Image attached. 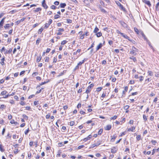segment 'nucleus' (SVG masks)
<instances>
[{
  "mask_svg": "<svg viewBox=\"0 0 159 159\" xmlns=\"http://www.w3.org/2000/svg\"><path fill=\"white\" fill-rule=\"evenodd\" d=\"M94 85L93 84H90L87 88V89L85 93L88 94L91 91V89L92 88Z\"/></svg>",
  "mask_w": 159,
  "mask_h": 159,
  "instance_id": "obj_1",
  "label": "nucleus"
},
{
  "mask_svg": "<svg viewBox=\"0 0 159 159\" xmlns=\"http://www.w3.org/2000/svg\"><path fill=\"white\" fill-rule=\"evenodd\" d=\"M42 6L43 7V8L45 9H47L48 7V6L46 5V3H45V0H43V1L42 2Z\"/></svg>",
  "mask_w": 159,
  "mask_h": 159,
  "instance_id": "obj_2",
  "label": "nucleus"
},
{
  "mask_svg": "<svg viewBox=\"0 0 159 159\" xmlns=\"http://www.w3.org/2000/svg\"><path fill=\"white\" fill-rule=\"evenodd\" d=\"M5 18V17H3L0 22V28H1L2 27V26L4 22V20Z\"/></svg>",
  "mask_w": 159,
  "mask_h": 159,
  "instance_id": "obj_3",
  "label": "nucleus"
},
{
  "mask_svg": "<svg viewBox=\"0 0 159 159\" xmlns=\"http://www.w3.org/2000/svg\"><path fill=\"white\" fill-rule=\"evenodd\" d=\"M116 4L117 5L119 6L121 8V9L122 10H124L125 8L118 1L116 2Z\"/></svg>",
  "mask_w": 159,
  "mask_h": 159,
  "instance_id": "obj_4",
  "label": "nucleus"
},
{
  "mask_svg": "<svg viewBox=\"0 0 159 159\" xmlns=\"http://www.w3.org/2000/svg\"><path fill=\"white\" fill-rule=\"evenodd\" d=\"M143 2L146 4L148 5L149 7H150L151 6L150 2L149 1L143 0Z\"/></svg>",
  "mask_w": 159,
  "mask_h": 159,
  "instance_id": "obj_5",
  "label": "nucleus"
},
{
  "mask_svg": "<svg viewBox=\"0 0 159 159\" xmlns=\"http://www.w3.org/2000/svg\"><path fill=\"white\" fill-rule=\"evenodd\" d=\"M66 6V4L65 3H61L60 6L58 7V8H59V7L61 8H64Z\"/></svg>",
  "mask_w": 159,
  "mask_h": 159,
  "instance_id": "obj_6",
  "label": "nucleus"
},
{
  "mask_svg": "<svg viewBox=\"0 0 159 159\" xmlns=\"http://www.w3.org/2000/svg\"><path fill=\"white\" fill-rule=\"evenodd\" d=\"M111 125H107L105 127V129L106 130H109L111 129Z\"/></svg>",
  "mask_w": 159,
  "mask_h": 159,
  "instance_id": "obj_7",
  "label": "nucleus"
},
{
  "mask_svg": "<svg viewBox=\"0 0 159 159\" xmlns=\"http://www.w3.org/2000/svg\"><path fill=\"white\" fill-rule=\"evenodd\" d=\"M117 150L116 147H114L113 148L111 149V152L113 153H115L116 152Z\"/></svg>",
  "mask_w": 159,
  "mask_h": 159,
  "instance_id": "obj_8",
  "label": "nucleus"
},
{
  "mask_svg": "<svg viewBox=\"0 0 159 159\" xmlns=\"http://www.w3.org/2000/svg\"><path fill=\"white\" fill-rule=\"evenodd\" d=\"M91 138V135H89L87 137L84 139L83 141L84 142L86 141L87 140L90 139Z\"/></svg>",
  "mask_w": 159,
  "mask_h": 159,
  "instance_id": "obj_9",
  "label": "nucleus"
},
{
  "mask_svg": "<svg viewBox=\"0 0 159 159\" xmlns=\"http://www.w3.org/2000/svg\"><path fill=\"white\" fill-rule=\"evenodd\" d=\"M120 22L121 25H122L124 27L127 28V25L125 22L122 21H121Z\"/></svg>",
  "mask_w": 159,
  "mask_h": 159,
  "instance_id": "obj_10",
  "label": "nucleus"
},
{
  "mask_svg": "<svg viewBox=\"0 0 159 159\" xmlns=\"http://www.w3.org/2000/svg\"><path fill=\"white\" fill-rule=\"evenodd\" d=\"M136 52H137V51L134 50H133L132 51H131L130 52V53L134 55H136L137 54V53Z\"/></svg>",
  "mask_w": 159,
  "mask_h": 159,
  "instance_id": "obj_11",
  "label": "nucleus"
},
{
  "mask_svg": "<svg viewBox=\"0 0 159 159\" xmlns=\"http://www.w3.org/2000/svg\"><path fill=\"white\" fill-rule=\"evenodd\" d=\"M128 90V87L127 86H125V87L124 90H123L122 92V96H123V94H125V92L127 91Z\"/></svg>",
  "mask_w": 159,
  "mask_h": 159,
  "instance_id": "obj_12",
  "label": "nucleus"
},
{
  "mask_svg": "<svg viewBox=\"0 0 159 159\" xmlns=\"http://www.w3.org/2000/svg\"><path fill=\"white\" fill-rule=\"evenodd\" d=\"M102 43H100L96 47V51L98 50L99 49H100V48H102Z\"/></svg>",
  "mask_w": 159,
  "mask_h": 159,
  "instance_id": "obj_13",
  "label": "nucleus"
},
{
  "mask_svg": "<svg viewBox=\"0 0 159 159\" xmlns=\"http://www.w3.org/2000/svg\"><path fill=\"white\" fill-rule=\"evenodd\" d=\"M99 8L101 12L104 13H106L107 12L104 9L102 8L101 6L99 7Z\"/></svg>",
  "mask_w": 159,
  "mask_h": 159,
  "instance_id": "obj_14",
  "label": "nucleus"
},
{
  "mask_svg": "<svg viewBox=\"0 0 159 159\" xmlns=\"http://www.w3.org/2000/svg\"><path fill=\"white\" fill-rule=\"evenodd\" d=\"M141 34L142 37L143 38L144 40H146L147 41H148V40L147 39V37L143 32H142Z\"/></svg>",
  "mask_w": 159,
  "mask_h": 159,
  "instance_id": "obj_15",
  "label": "nucleus"
},
{
  "mask_svg": "<svg viewBox=\"0 0 159 159\" xmlns=\"http://www.w3.org/2000/svg\"><path fill=\"white\" fill-rule=\"evenodd\" d=\"M5 57H3L2 59H1V61L0 62V64L2 65H3L4 64V61H5Z\"/></svg>",
  "mask_w": 159,
  "mask_h": 159,
  "instance_id": "obj_16",
  "label": "nucleus"
},
{
  "mask_svg": "<svg viewBox=\"0 0 159 159\" xmlns=\"http://www.w3.org/2000/svg\"><path fill=\"white\" fill-rule=\"evenodd\" d=\"M10 27V25L8 24H6L4 26V28L5 29H9Z\"/></svg>",
  "mask_w": 159,
  "mask_h": 159,
  "instance_id": "obj_17",
  "label": "nucleus"
},
{
  "mask_svg": "<svg viewBox=\"0 0 159 159\" xmlns=\"http://www.w3.org/2000/svg\"><path fill=\"white\" fill-rule=\"evenodd\" d=\"M129 58L130 59L132 60L134 62H135L137 61V60L136 57H134L133 56L129 57Z\"/></svg>",
  "mask_w": 159,
  "mask_h": 159,
  "instance_id": "obj_18",
  "label": "nucleus"
},
{
  "mask_svg": "<svg viewBox=\"0 0 159 159\" xmlns=\"http://www.w3.org/2000/svg\"><path fill=\"white\" fill-rule=\"evenodd\" d=\"M122 36H123V37H124L125 38V39H128V40H129V41H130V40L129 39V37L128 36L124 34L123 33V35H122Z\"/></svg>",
  "mask_w": 159,
  "mask_h": 159,
  "instance_id": "obj_19",
  "label": "nucleus"
},
{
  "mask_svg": "<svg viewBox=\"0 0 159 159\" xmlns=\"http://www.w3.org/2000/svg\"><path fill=\"white\" fill-rule=\"evenodd\" d=\"M99 30V29L97 28V27L96 26L95 27L93 33H97L98 31Z\"/></svg>",
  "mask_w": 159,
  "mask_h": 159,
  "instance_id": "obj_20",
  "label": "nucleus"
},
{
  "mask_svg": "<svg viewBox=\"0 0 159 159\" xmlns=\"http://www.w3.org/2000/svg\"><path fill=\"white\" fill-rule=\"evenodd\" d=\"M96 35L98 37H99L102 35V34L101 32L96 33Z\"/></svg>",
  "mask_w": 159,
  "mask_h": 159,
  "instance_id": "obj_21",
  "label": "nucleus"
},
{
  "mask_svg": "<svg viewBox=\"0 0 159 159\" xmlns=\"http://www.w3.org/2000/svg\"><path fill=\"white\" fill-rule=\"evenodd\" d=\"M10 123L11 124H14L15 125H16L18 124V123L16 122H15L14 120H12L11 121Z\"/></svg>",
  "mask_w": 159,
  "mask_h": 159,
  "instance_id": "obj_22",
  "label": "nucleus"
},
{
  "mask_svg": "<svg viewBox=\"0 0 159 159\" xmlns=\"http://www.w3.org/2000/svg\"><path fill=\"white\" fill-rule=\"evenodd\" d=\"M0 150L2 152H3L4 149H3V146L1 144H0Z\"/></svg>",
  "mask_w": 159,
  "mask_h": 159,
  "instance_id": "obj_23",
  "label": "nucleus"
},
{
  "mask_svg": "<svg viewBox=\"0 0 159 159\" xmlns=\"http://www.w3.org/2000/svg\"><path fill=\"white\" fill-rule=\"evenodd\" d=\"M81 49H78L76 51L74 52L73 53V55H75L77 54V53L78 52H80L81 51Z\"/></svg>",
  "mask_w": 159,
  "mask_h": 159,
  "instance_id": "obj_24",
  "label": "nucleus"
},
{
  "mask_svg": "<svg viewBox=\"0 0 159 159\" xmlns=\"http://www.w3.org/2000/svg\"><path fill=\"white\" fill-rule=\"evenodd\" d=\"M148 73L149 75L150 76H152L153 75V73L151 71H150V70L148 71Z\"/></svg>",
  "mask_w": 159,
  "mask_h": 159,
  "instance_id": "obj_25",
  "label": "nucleus"
},
{
  "mask_svg": "<svg viewBox=\"0 0 159 159\" xmlns=\"http://www.w3.org/2000/svg\"><path fill=\"white\" fill-rule=\"evenodd\" d=\"M42 58V57L41 56L37 57V62H39L41 60Z\"/></svg>",
  "mask_w": 159,
  "mask_h": 159,
  "instance_id": "obj_26",
  "label": "nucleus"
},
{
  "mask_svg": "<svg viewBox=\"0 0 159 159\" xmlns=\"http://www.w3.org/2000/svg\"><path fill=\"white\" fill-rule=\"evenodd\" d=\"M116 137L115 135H113L112 137V138L111 140V142H113L115 141V139H116Z\"/></svg>",
  "mask_w": 159,
  "mask_h": 159,
  "instance_id": "obj_27",
  "label": "nucleus"
},
{
  "mask_svg": "<svg viewBox=\"0 0 159 159\" xmlns=\"http://www.w3.org/2000/svg\"><path fill=\"white\" fill-rule=\"evenodd\" d=\"M159 6V2H158L155 6V7H156V9L157 11L158 10H159V8H158V7Z\"/></svg>",
  "mask_w": 159,
  "mask_h": 159,
  "instance_id": "obj_28",
  "label": "nucleus"
},
{
  "mask_svg": "<svg viewBox=\"0 0 159 159\" xmlns=\"http://www.w3.org/2000/svg\"><path fill=\"white\" fill-rule=\"evenodd\" d=\"M103 132V129H100L98 131V134L100 135Z\"/></svg>",
  "mask_w": 159,
  "mask_h": 159,
  "instance_id": "obj_29",
  "label": "nucleus"
},
{
  "mask_svg": "<svg viewBox=\"0 0 159 159\" xmlns=\"http://www.w3.org/2000/svg\"><path fill=\"white\" fill-rule=\"evenodd\" d=\"M7 93V92L6 90L2 91L1 93V95H3L6 94Z\"/></svg>",
  "mask_w": 159,
  "mask_h": 159,
  "instance_id": "obj_30",
  "label": "nucleus"
},
{
  "mask_svg": "<svg viewBox=\"0 0 159 159\" xmlns=\"http://www.w3.org/2000/svg\"><path fill=\"white\" fill-rule=\"evenodd\" d=\"M41 39L39 38H38V39L36 41V44L37 45H38Z\"/></svg>",
  "mask_w": 159,
  "mask_h": 159,
  "instance_id": "obj_31",
  "label": "nucleus"
},
{
  "mask_svg": "<svg viewBox=\"0 0 159 159\" xmlns=\"http://www.w3.org/2000/svg\"><path fill=\"white\" fill-rule=\"evenodd\" d=\"M75 124V123L74 121H71L69 123V125L71 126L74 125Z\"/></svg>",
  "mask_w": 159,
  "mask_h": 159,
  "instance_id": "obj_32",
  "label": "nucleus"
},
{
  "mask_svg": "<svg viewBox=\"0 0 159 159\" xmlns=\"http://www.w3.org/2000/svg\"><path fill=\"white\" fill-rule=\"evenodd\" d=\"M50 8L52 9L55 10L57 8V7L55 6H54V5H52L50 7Z\"/></svg>",
  "mask_w": 159,
  "mask_h": 159,
  "instance_id": "obj_33",
  "label": "nucleus"
},
{
  "mask_svg": "<svg viewBox=\"0 0 159 159\" xmlns=\"http://www.w3.org/2000/svg\"><path fill=\"white\" fill-rule=\"evenodd\" d=\"M94 45V42L92 44L91 46L88 49V50H89L91 48H93Z\"/></svg>",
  "mask_w": 159,
  "mask_h": 159,
  "instance_id": "obj_34",
  "label": "nucleus"
},
{
  "mask_svg": "<svg viewBox=\"0 0 159 159\" xmlns=\"http://www.w3.org/2000/svg\"><path fill=\"white\" fill-rule=\"evenodd\" d=\"M67 42V41H66V40H63L61 42V45H65V44H66Z\"/></svg>",
  "mask_w": 159,
  "mask_h": 159,
  "instance_id": "obj_35",
  "label": "nucleus"
},
{
  "mask_svg": "<svg viewBox=\"0 0 159 159\" xmlns=\"http://www.w3.org/2000/svg\"><path fill=\"white\" fill-rule=\"evenodd\" d=\"M41 8L40 7H38L37 8L36 10H35V12H38L39 11H41Z\"/></svg>",
  "mask_w": 159,
  "mask_h": 159,
  "instance_id": "obj_36",
  "label": "nucleus"
},
{
  "mask_svg": "<svg viewBox=\"0 0 159 159\" xmlns=\"http://www.w3.org/2000/svg\"><path fill=\"white\" fill-rule=\"evenodd\" d=\"M117 117V116L116 115L114 116L113 117H111L110 118L111 120H114L116 119Z\"/></svg>",
  "mask_w": 159,
  "mask_h": 159,
  "instance_id": "obj_37",
  "label": "nucleus"
},
{
  "mask_svg": "<svg viewBox=\"0 0 159 159\" xmlns=\"http://www.w3.org/2000/svg\"><path fill=\"white\" fill-rule=\"evenodd\" d=\"M5 107H6V106H5L3 104H2V105H0V108L2 109V110L3 109H4Z\"/></svg>",
  "mask_w": 159,
  "mask_h": 159,
  "instance_id": "obj_38",
  "label": "nucleus"
},
{
  "mask_svg": "<svg viewBox=\"0 0 159 159\" xmlns=\"http://www.w3.org/2000/svg\"><path fill=\"white\" fill-rule=\"evenodd\" d=\"M49 26V25H48V24L47 23H46L45 24V26L44 27V29H47L48 27Z\"/></svg>",
  "mask_w": 159,
  "mask_h": 159,
  "instance_id": "obj_39",
  "label": "nucleus"
},
{
  "mask_svg": "<svg viewBox=\"0 0 159 159\" xmlns=\"http://www.w3.org/2000/svg\"><path fill=\"white\" fill-rule=\"evenodd\" d=\"M22 116L23 118H24L25 119L27 120L28 119V117L25 115H23Z\"/></svg>",
  "mask_w": 159,
  "mask_h": 159,
  "instance_id": "obj_40",
  "label": "nucleus"
},
{
  "mask_svg": "<svg viewBox=\"0 0 159 159\" xmlns=\"http://www.w3.org/2000/svg\"><path fill=\"white\" fill-rule=\"evenodd\" d=\"M134 30L137 33V34H139V30H138V29H137L136 27H134Z\"/></svg>",
  "mask_w": 159,
  "mask_h": 159,
  "instance_id": "obj_41",
  "label": "nucleus"
},
{
  "mask_svg": "<svg viewBox=\"0 0 159 159\" xmlns=\"http://www.w3.org/2000/svg\"><path fill=\"white\" fill-rule=\"evenodd\" d=\"M129 106L128 105H126L124 107V109L125 110H128L129 108Z\"/></svg>",
  "mask_w": 159,
  "mask_h": 159,
  "instance_id": "obj_42",
  "label": "nucleus"
},
{
  "mask_svg": "<svg viewBox=\"0 0 159 159\" xmlns=\"http://www.w3.org/2000/svg\"><path fill=\"white\" fill-rule=\"evenodd\" d=\"M141 138V135H139L138 136H137L136 137V139L137 140L139 141L140 139Z\"/></svg>",
  "mask_w": 159,
  "mask_h": 159,
  "instance_id": "obj_43",
  "label": "nucleus"
},
{
  "mask_svg": "<svg viewBox=\"0 0 159 159\" xmlns=\"http://www.w3.org/2000/svg\"><path fill=\"white\" fill-rule=\"evenodd\" d=\"M139 78L140 81L141 82L143 80L144 77L143 76H141L140 77H139Z\"/></svg>",
  "mask_w": 159,
  "mask_h": 159,
  "instance_id": "obj_44",
  "label": "nucleus"
},
{
  "mask_svg": "<svg viewBox=\"0 0 159 159\" xmlns=\"http://www.w3.org/2000/svg\"><path fill=\"white\" fill-rule=\"evenodd\" d=\"M151 142L153 144L155 145V144L157 143V142L155 140H152L151 141Z\"/></svg>",
  "mask_w": 159,
  "mask_h": 159,
  "instance_id": "obj_45",
  "label": "nucleus"
},
{
  "mask_svg": "<svg viewBox=\"0 0 159 159\" xmlns=\"http://www.w3.org/2000/svg\"><path fill=\"white\" fill-rule=\"evenodd\" d=\"M59 4V2L58 1H55L54 2V4L55 5H58Z\"/></svg>",
  "mask_w": 159,
  "mask_h": 159,
  "instance_id": "obj_46",
  "label": "nucleus"
},
{
  "mask_svg": "<svg viewBox=\"0 0 159 159\" xmlns=\"http://www.w3.org/2000/svg\"><path fill=\"white\" fill-rule=\"evenodd\" d=\"M66 20H67V22L68 23L70 24V23H71L72 22V21L71 20L67 19Z\"/></svg>",
  "mask_w": 159,
  "mask_h": 159,
  "instance_id": "obj_47",
  "label": "nucleus"
},
{
  "mask_svg": "<svg viewBox=\"0 0 159 159\" xmlns=\"http://www.w3.org/2000/svg\"><path fill=\"white\" fill-rule=\"evenodd\" d=\"M84 145H80L78 147V149H80L83 148H84Z\"/></svg>",
  "mask_w": 159,
  "mask_h": 159,
  "instance_id": "obj_48",
  "label": "nucleus"
},
{
  "mask_svg": "<svg viewBox=\"0 0 159 159\" xmlns=\"http://www.w3.org/2000/svg\"><path fill=\"white\" fill-rule=\"evenodd\" d=\"M116 33H117V34H120L121 36H122V35H123V33H121L120 32L119 30H116Z\"/></svg>",
  "mask_w": 159,
  "mask_h": 159,
  "instance_id": "obj_49",
  "label": "nucleus"
},
{
  "mask_svg": "<svg viewBox=\"0 0 159 159\" xmlns=\"http://www.w3.org/2000/svg\"><path fill=\"white\" fill-rule=\"evenodd\" d=\"M60 17V16L58 14H56L54 16V19H57L59 18Z\"/></svg>",
  "mask_w": 159,
  "mask_h": 159,
  "instance_id": "obj_50",
  "label": "nucleus"
},
{
  "mask_svg": "<svg viewBox=\"0 0 159 159\" xmlns=\"http://www.w3.org/2000/svg\"><path fill=\"white\" fill-rule=\"evenodd\" d=\"M102 89V87H98L96 91L98 92H99Z\"/></svg>",
  "mask_w": 159,
  "mask_h": 159,
  "instance_id": "obj_51",
  "label": "nucleus"
},
{
  "mask_svg": "<svg viewBox=\"0 0 159 159\" xmlns=\"http://www.w3.org/2000/svg\"><path fill=\"white\" fill-rule=\"evenodd\" d=\"M43 89V88H42L40 90L37 91L36 92V94H37L40 93L41 92L42 90Z\"/></svg>",
  "mask_w": 159,
  "mask_h": 159,
  "instance_id": "obj_52",
  "label": "nucleus"
},
{
  "mask_svg": "<svg viewBox=\"0 0 159 159\" xmlns=\"http://www.w3.org/2000/svg\"><path fill=\"white\" fill-rule=\"evenodd\" d=\"M18 152V150L17 149H15L14 151V153L15 154H16Z\"/></svg>",
  "mask_w": 159,
  "mask_h": 159,
  "instance_id": "obj_53",
  "label": "nucleus"
},
{
  "mask_svg": "<svg viewBox=\"0 0 159 159\" xmlns=\"http://www.w3.org/2000/svg\"><path fill=\"white\" fill-rule=\"evenodd\" d=\"M49 81H44V82H42L40 84V85H43L44 84H45L48 83V82Z\"/></svg>",
  "mask_w": 159,
  "mask_h": 159,
  "instance_id": "obj_54",
  "label": "nucleus"
},
{
  "mask_svg": "<svg viewBox=\"0 0 159 159\" xmlns=\"http://www.w3.org/2000/svg\"><path fill=\"white\" fill-rule=\"evenodd\" d=\"M52 19H50L49 21H48V25H49L52 23Z\"/></svg>",
  "mask_w": 159,
  "mask_h": 159,
  "instance_id": "obj_55",
  "label": "nucleus"
},
{
  "mask_svg": "<svg viewBox=\"0 0 159 159\" xmlns=\"http://www.w3.org/2000/svg\"><path fill=\"white\" fill-rule=\"evenodd\" d=\"M43 29L42 28H40L39 29V34H40L43 31Z\"/></svg>",
  "mask_w": 159,
  "mask_h": 159,
  "instance_id": "obj_56",
  "label": "nucleus"
},
{
  "mask_svg": "<svg viewBox=\"0 0 159 159\" xmlns=\"http://www.w3.org/2000/svg\"><path fill=\"white\" fill-rule=\"evenodd\" d=\"M29 131V129L28 128V129L25 131V134L26 135L28 133Z\"/></svg>",
  "mask_w": 159,
  "mask_h": 159,
  "instance_id": "obj_57",
  "label": "nucleus"
},
{
  "mask_svg": "<svg viewBox=\"0 0 159 159\" xmlns=\"http://www.w3.org/2000/svg\"><path fill=\"white\" fill-rule=\"evenodd\" d=\"M58 31L59 32H63L64 31V29L63 28H59L58 30Z\"/></svg>",
  "mask_w": 159,
  "mask_h": 159,
  "instance_id": "obj_58",
  "label": "nucleus"
},
{
  "mask_svg": "<svg viewBox=\"0 0 159 159\" xmlns=\"http://www.w3.org/2000/svg\"><path fill=\"white\" fill-rule=\"evenodd\" d=\"M49 57H46V59L45 60V61L48 62L49 61Z\"/></svg>",
  "mask_w": 159,
  "mask_h": 159,
  "instance_id": "obj_59",
  "label": "nucleus"
},
{
  "mask_svg": "<svg viewBox=\"0 0 159 159\" xmlns=\"http://www.w3.org/2000/svg\"><path fill=\"white\" fill-rule=\"evenodd\" d=\"M134 80H130L129 81V84H134Z\"/></svg>",
  "mask_w": 159,
  "mask_h": 159,
  "instance_id": "obj_60",
  "label": "nucleus"
},
{
  "mask_svg": "<svg viewBox=\"0 0 159 159\" xmlns=\"http://www.w3.org/2000/svg\"><path fill=\"white\" fill-rule=\"evenodd\" d=\"M125 132H122L121 134L120 135V136L122 137L123 135H125Z\"/></svg>",
  "mask_w": 159,
  "mask_h": 159,
  "instance_id": "obj_61",
  "label": "nucleus"
},
{
  "mask_svg": "<svg viewBox=\"0 0 159 159\" xmlns=\"http://www.w3.org/2000/svg\"><path fill=\"white\" fill-rule=\"evenodd\" d=\"M50 117L49 114H48L46 116V119H49Z\"/></svg>",
  "mask_w": 159,
  "mask_h": 159,
  "instance_id": "obj_62",
  "label": "nucleus"
},
{
  "mask_svg": "<svg viewBox=\"0 0 159 159\" xmlns=\"http://www.w3.org/2000/svg\"><path fill=\"white\" fill-rule=\"evenodd\" d=\"M57 61V59L56 57H54L53 63H55Z\"/></svg>",
  "mask_w": 159,
  "mask_h": 159,
  "instance_id": "obj_63",
  "label": "nucleus"
},
{
  "mask_svg": "<svg viewBox=\"0 0 159 159\" xmlns=\"http://www.w3.org/2000/svg\"><path fill=\"white\" fill-rule=\"evenodd\" d=\"M138 93L137 92L133 93H131V95L134 96L135 95H137L138 94Z\"/></svg>",
  "mask_w": 159,
  "mask_h": 159,
  "instance_id": "obj_64",
  "label": "nucleus"
}]
</instances>
